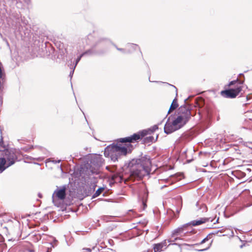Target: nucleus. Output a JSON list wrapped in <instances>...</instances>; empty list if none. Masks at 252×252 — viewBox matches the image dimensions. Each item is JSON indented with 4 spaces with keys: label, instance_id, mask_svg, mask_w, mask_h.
Returning <instances> with one entry per match:
<instances>
[{
    "label": "nucleus",
    "instance_id": "nucleus-1",
    "mask_svg": "<svg viewBox=\"0 0 252 252\" xmlns=\"http://www.w3.org/2000/svg\"><path fill=\"white\" fill-rule=\"evenodd\" d=\"M125 165L128 171V179L132 181H139L150 174L152 161L150 157L145 155L139 158L131 159Z\"/></svg>",
    "mask_w": 252,
    "mask_h": 252
},
{
    "label": "nucleus",
    "instance_id": "nucleus-2",
    "mask_svg": "<svg viewBox=\"0 0 252 252\" xmlns=\"http://www.w3.org/2000/svg\"><path fill=\"white\" fill-rule=\"evenodd\" d=\"M118 141L121 143H130L129 136L120 138ZM126 145V147L122 146L121 145L113 143L105 148L104 155L105 157L110 158L113 162L118 161L122 156H126L131 151L132 146L130 143Z\"/></svg>",
    "mask_w": 252,
    "mask_h": 252
},
{
    "label": "nucleus",
    "instance_id": "nucleus-3",
    "mask_svg": "<svg viewBox=\"0 0 252 252\" xmlns=\"http://www.w3.org/2000/svg\"><path fill=\"white\" fill-rule=\"evenodd\" d=\"M103 158L100 155H95L92 157L90 162L82 164L80 167V174L85 177L92 175H98L100 173L99 168L103 163Z\"/></svg>",
    "mask_w": 252,
    "mask_h": 252
},
{
    "label": "nucleus",
    "instance_id": "nucleus-4",
    "mask_svg": "<svg viewBox=\"0 0 252 252\" xmlns=\"http://www.w3.org/2000/svg\"><path fill=\"white\" fill-rule=\"evenodd\" d=\"M19 152L15 148L0 149V172L13 165L18 160Z\"/></svg>",
    "mask_w": 252,
    "mask_h": 252
},
{
    "label": "nucleus",
    "instance_id": "nucleus-5",
    "mask_svg": "<svg viewBox=\"0 0 252 252\" xmlns=\"http://www.w3.org/2000/svg\"><path fill=\"white\" fill-rule=\"evenodd\" d=\"M245 82V76L243 73H240L238 77L234 80L230 81L225 87H230L237 84L235 89H228L221 91L220 94L226 98H235L242 90L241 86Z\"/></svg>",
    "mask_w": 252,
    "mask_h": 252
},
{
    "label": "nucleus",
    "instance_id": "nucleus-6",
    "mask_svg": "<svg viewBox=\"0 0 252 252\" xmlns=\"http://www.w3.org/2000/svg\"><path fill=\"white\" fill-rule=\"evenodd\" d=\"M107 42H111V40L106 37L99 38L92 46V48L82 53L85 56H101L104 55L106 52V44Z\"/></svg>",
    "mask_w": 252,
    "mask_h": 252
},
{
    "label": "nucleus",
    "instance_id": "nucleus-7",
    "mask_svg": "<svg viewBox=\"0 0 252 252\" xmlns=\"http://www.w3.org/2000/svg\"><path fill=\"white\" fill-rule=\"evenodd\" d=\"M187 123L177 115H171L168 118L164 127V131L167 134L182 128Z\"/></svg>",
    "mask_w": 252,
    "mask_h": 252
},
{
    "label": "nucleus",
    "instance_id": "nucleus-8",
    "mask_svg": "<svg viewBox=\"0 0 252 252\" xmlns=\"http://www.w3.org/2000/svg\"><path fill=\"white\" fill-rule=\"evenodd\" d=\"M192 97L193 96H189L187 98L185 99V104L181 106L178 109L177 116L181 117L182 119L187 123L189 121L192 116L191 114V106L188 103L187 101Z\"/></svg>",
    "mask_w": 252,
    "mask_h": 252
},
{
    "label": "nucleus",
    "instance_id": "nucleus-9",
    "mask_svg": "<svg viewBox=\"0 0 252 252\" xmlns=\"http://www.w3.org/2000/svg\"><path fill=\"white\" fill-rule=\"evenodd\" d=\"M66 186H63L60 188L58 187L54 191L52 195V201L55 205H56L57 199L63 200L65 198L66 195Z\"/></svg>",
    "mask_w": 252,
    "mask_h": 252
},
{
    "label": "nucleus",
    "instance_id": "nucleus-10",
    "mask_svg": "<svg viewBox=\"0 0 252 252\" xmlns=\"http://www.w3.org/2000/svg\"><path fill=\"white\" fill-rule=\"evenodd\" d=\"M114 168L110 166H106V169L113 173L111 176V180L115 183H122L124 181L123 174L121 171H116Z\"/></svg>",
    "mask_w": 252,
    "mask_h": 252
},
{
    "label": "nucleus",
    "instance_id": "nucleus-11",
    "mask_svg": "<svg viewBox=\"0 0 252 252\" xmlns=\"http://www.w3.org/2000/svg\"><path fill=\"white\" fill-rule=\"evenodd\" d=\"M145 130H141L137 133H134L133 135L129 136L130 142L132 143L137 141L138 140L142 139L145 136Z\"/></svg>",
    "mask_w": 252,
    "mask_h": 252
},
{
    "label": "nucleus",
    "instance_id": "nucleus-12",
    "mask_svg": "<svg viewBox=\"0 0 252 252\" xmlns=\"http://www.w3.org/2000/svg\"><path fill=\"white\" fill-rule=\"evenodd\" d=\"M137 49L139 50L141 55L142 56V53L138 45L133 43H128L126 45V54H130L133 53Z\"/></svg>",
    "mask_w": 252,
    "mask_h": 252
},
{
    "label": "nucleus",
    "instance_id": "nucleus-13",
    "mask_svg": "<svg viewBox=\"0 0 252 252\" xmlns=\"http://www.w3.org/2000/svg\"><path fill=\"white\" fill-rule=\"evenodd\" d=\"M209 221L212 222L213 221V219L211 220L210 218H201L200 220H194L191 221L189 223V225L191 224L193 226H196V225H200L202 223H204Z\"/></svg>",
    "mask_w": 252,
    "mask_h": 252
},
{
    "label": "nucleus",
    "instance_id": "nucleus-14",
    "mask_svg": "<svg viewBox=\"0 0 252 252\" xmlns=\"http://www.w3.org/2000/svg\"><path fill=\"white\" fill-rule=\"evenodd\" d=\"M166 242L165 241L158 244H155L153 245V249L154 252H160L162 251V249L164 246H166Z\"/></svg>",
    "mask_w": 252,
    "mask_h": 252
},
{
    "label": "nucleus",
    "instance_id": "nucleus-15",
    "mask_svg": "<svg viewBox=\"0 0 252 252\" xmlns=\"http://www.w3.org/2000/svg\"><path fill=\"white\" fill-rule=\"evenodd\" d=\"M189 223H186L184 224L181 227H179L177 229L173 230L172 232V235H177L181 233V232H183L184 229L187 227L188 225H189Z\"/></svg>",
    "mask_w": 252,
    "mask_h": 252
},
{
    "label": "nucleus",
    "instance_id": "nucleus-16",
    "mask_svg": "<svg viewBox=\"0 0 252 252\" xmlns=\"http://www.w3.org/2000/svg\"><path fill=\"white\" fill-rule=\"evenodd\" d=\"M160 124V123L158 124V125H155L147 129H144L143 130L146 131L145 136H146L147 134H151L153 133L156 130H157V129H158V126Z\"/></svg>",
    "mask_w": 252,
    "mask_h": 252
},
{
    "label": "nucleus",
    "instance_id": "nucleus-17",
    "mask_svg": "<svg viewBox=\"0 0 252 252\" xmlns=\"http://www.w3.org/2000/svg\"><path fill=\"white\" fill-rule=\"evenodd\" d=\"M195 107H197L198 108H202L204 106L205 102L204 100L202 97H198L195 100Z\"/></svg>",
    "mask_w": 252,
    "mask_h": 252
},
{
    "label": "nucleus",
    "instance_id": "nucleus-18",
    "mask_svg": "<svg viewBox=\"0 0 252 252\" xmlns=\"http://www.w3.org/2000/svg\"><path fill=\"white\" fill-rule=\"evenodd\" d=\"M158 138V135H157L156 139H154V137L153 136H149L144 138L143 141L146 144H149L150 143H153L157 140Z\"/></svg>",
    "mask_w": 252,
    "mask_h": 252
},
{
    "label": "nucleus",
    "instance_id": "nucleus-19",
    "mask_svg": "<svg viewBox=\"0 0 252 252\" xmlns=\"http://www.w3.org/2000/svg\"><path fill=\"white\" fill-rule=\"evenodd\" d=\"M111 43L116 48V49L118 51L121 52L123 54H126V48H119L115 43L112 42L111 40V42H107V43Z\"/></svg>",
    "mask_w": 252,
    "mask_h": 252
},
{
    "label": "nucleus",
    "instance_id": "nucleus-20",
    "mask_svg": "<svg viewBox=\"0 0 252 252\" xmlns=\"http://www.w3.org/2000/svg\"><path fill=\"white\" fill-rule=\"evenodd\" d=\"M104 187L99 188L96 190L95 192L93 194V198H95V197H97L98 196H99L101 193V192L104 190Z\"/></svg>",
    "mask_w": 252,
    "mask_h": 252
},
{
    "label": "nucleus",
    "instance_id": "nucleus-21",
    "mask_svg": "<svg viewBox=\"0 0 252 252\" xmlns=\"http://www.w3.org/2000/svg\"><path fill=\"white\" fill-rule=\"evenodd\" d=\"M34 148V147L33 145H31V146H29V147H28V146L24 147L22 148V149L24 151H25V152H28L30 150H31V149H33ZM35 148H39L40 150H42V148H41V147H38V146H35Z\"/></svg>",
    "mask_w": 252,
    "mask_h": 252
},
{
    "label": "nucleus",
    "instance_id": "nucleus-22",
    "mask_svg": "<svg viewBox=\"0 0 252 252\" xmlns=\"http://www.w3.org/2000/svg\"><path fill=\"white\" fill-rule=\"evenodd\" d=\"M235 176L238 178H243L246 176V173L241 171H236Z\"/></svg>",
    "mask_w": 252,
    "mask_h": 252
},
{
    "label": "nucleus",
    "instance_id": "nucleus-23",
    "mask_svg": "<svg viewBox=\"0 0 252 252\" xmlns=\"http://www.w3.org/2000/svg\"><path fill=\"white\" fill-rule=\"evenodd\" d=\"M12 16L15 18V20H16L15 26H17V25L20 23V20H21V19H20V18H21L20 15L19 14L16 13L15 15H12Z\"/></svg>",
    "mask_w": 252,
    "mask_h": 252
},
{
    "label": "nucleus",
    "instance_id": "nucleus-24",
    "mask_svg": "<svg viewBox=\"0 0 252 252\" xmlns=\"http://www.w3.org/2000/svg\"><path fill=\"white\" fill-rule=\"evenodd\" d=\"M208 240H209V239H208V236H207L205 238H204V239H203V240L200 242V243H199L191 245H189V244H186V243H185V244H184L183 245H186V246H194V245H199V244H203V243H205V242H206V241H207Z\"/></svg>",
    "mask_w": 252,
    "mask_h": 252
},
{
    "label": "nucleus",
    "instance_id": "nucleus-25",
    "mask_svg": "<svg viewBox=\"0 0 252 252\" xmlns=\"http://www.w3.org/2000/svg\"><path fill=\"white\" fill-rule=\"evenodd\" d=\"M170 106H171L172 107H174L175 109H176L178 107V104L177 103V99L176 98H175L173 99Z\"/></svg>",
    "mask_w": 252,
    "mask_h": 252
},
{
    "label": "nucleus",
    "instance_id": "nucleus-26",
    "mask_svg": "<svg viewBox=\"0 0 252 252\" xmlns=\"http://www.w3.org/2000/svg\"><path fill=\"white\" fill-rule=\"evenodd\" d=\"M5 87L4 85L0 81V95H3Z\"/></svg>",
    "mask_w": 252,
    "mask_h": 252
},
{
    "label": "nucleus",
    "instance_id": "nucleus-27",
    "mask_svg": "<svg viewBox=\"0 0 252 252\" xmlns=\"http://www.w3.org/2000/svg\"><path fill=\"white\" fill-rule=\"evenodd\" d=\"M84 56V55H82V53L76 59V61H75V65H74V68H75L76 66L77 65V64H78V63L79 62V61H80L81 58L82 57Z\"/></svg>",
    "mask_w": 252,
    "mask_h": 252
},
{
    "label": "nucleus",
    "instance_id": "nucleus-28",
    "mask_svg": "<svg viewBox=\"0 0 252 252\" xmlns=\"http://www.w3.org/2000/svg\"><path fill=\"white\" fill-rule=\"evenodd\" d=\"M26 158L27 159H35V160H36L37 161H41L43 159V158L41 157H38V158H32L31 157L27 156L26 157Z\"/></svg>",
    "mask_w": 252,
    "mask_h": 252
},
{
    "label": "nucleus",
    "instance_id": "nucleus-29",
    "mask_svg": "<svg viewBox=\"0 0 252 252\" xmlns=\"http://www.w3.org/2000/svg\"><path fill=\"white\" fill-rule=\"evenodd\" d=\"M176 109L174 107H172L171 106L170 107L169 109L168 110L167 114H169L172 112V111L175 110Z\"/></svg>",
    "mask_w": 252,
    "mask_h": 252
},
{
    "label": "nucleus",
    "instance_id": "nucleus-30",
    "mask_svg": "<svg viewBox=\"0 0 252 252\" xmlns=\"http://www.w3.org/2000/svg\"><path fill=\"white\" fill-rule=\"evenodd\" d=\"M176 109L174 107H172L171 106L170 107L169 109L168 110L167 114H169L172 112V111L175 110Z\"/></svg>",
    "mask_w": 252,
    "mask_h": 252
},
{
    "label": "nucleus",
    "instance_id": "nucleus-31",
    "mask_svg": "<svg viewBox=\"0 0 252 252\" xmlns=\"http://www.w3.org/2000/svg\"><path fill=\"white\" fill-rule=\"evenodd\" d=\"M176 109L174 107H172L171 106L170 107L169 109L168 110L167 114H169L172 112V111L175 110Z\"/></svg>",
    "mask_w": 252,
    "mask_h": 252
},
{
    "label": "nucleus",
    "instance_id": "nucleus-32",
    "mask_svg": "<svg viewBox=\"0 0 252 252\" xmlns=\"http://www.w3.org/2000/svg\"><path fill=\"white\" fill-rule=\"evenodd\" d=\"M209 248H210V246H208L207 248H206L205 249H200V250H196V251H198V252H203V251H205L208 250L209 249Z\"/></svg>",
    "mask_w": 252,
    "mask_h": 252
},
{
    "label": "nucleus",
    "instance_id": "nucleus-33",
    "mask_svg": "<svg viewBox=\"0 0 252 252\" xmlns=\"http://www.w3.org/2000/svg\"><path fill=\"white\" fill-rule=\"evenodd\" d=\"M3 103V95H0V106H1Z\"/></svg>",
    "mask_w": 252,
    "mask_h": 252
},
{
    "label": "nucleus",
    "instance_id": "nucleus-34",
    "mask_svg": "<svg viewBox=\"0 0 252 252\" xmlns=\"http://www.w3.org/2000/svg\"><path fill=\"white\" fill-rule=\"evenodd\" d=\"M2 75V68H1V63H0V78H1Z\"/></svg>",
    "mask_w": 252,
    "mask_h": 252
},
{
    "label": "nucleus",
    "instance_id": "nucleus-35",
    "mask_svg": "<svg viewBox=\"0 0 252 252\" xmlns=\"http://www.w3.org/2000/svg\"><path fill=\"white\" fill-rule=\"evenodd\" d=\"M74 69L73 68V69L70 71V73H69V76L71 78L73 74V73H74Z\"/></svg>",
    "mask_w": 252,
    "mask_h": 252
},
{
    "label": "nucleus",
    "instance_id": "nucleus-36",
    "mask_svg": "<svg viewBox=\"0 0 252 252\" xmlns=\"http://www.w3.org/2000/svg\"><path fill=\"white\" fill-rule=\"evenodd\" d=\"M202 208L203 209V211H207V207L205 205H204V204L202 205Z\"/></svg>",
    "mask_w": 252,
    "mask_h": 252
},
{
    "label": "nucleus",
    "instance_id": "nucleus-37",
    "mask_svg": "<svg viewBox=\"0 0 252 252\" xmlns=\"http://www.w3.org/2000/svg\"><path fill=\"white\" fill-rule=\"evenodd\" d=\"M85 251L86 252H91V250L90 248L86 249Z\"/></svg>",
    "mask_w": 252,
    "mask_h": 252
},
{
    "label": "nucleus",
    "instance_id": "nucleus-38",
    "mask_svg": "<svg viewBox=\"0 0 252 252\" xmlns=\"http://www.w3.org/2000/svg\"><path fill=\"white\" fill-rule=\"evenodd\" d=\"M61 160H53V162L54 163H60L61 162Z\"/></svg>",
    "mask_w": 252,
    "mask_h": 252
},
{
    "label": "nucleus",
    "instance_id": "nucleus-39",
    "mask_svg": "<svg viewBox=\"0 0 252 252\" xmlns=\"http://www.w3.org/2000/svg\"><path fill=\"white\" fill-rule=\"evenodd\" d=\"M170 85L176 89V95H177V89L176 88V87L172 85Z\"/></svg>",
    "mask_w": 252,
    "mask_h": 252
},
{
    "label": "nucleus",
    "instance_id": "nucleus-40",
    "mask_svg": "<svg viewBox=\"0 0 252 252\" xmlns=\"http://www.w3.org/2000/svg\"><path fill=\"white\" fill-rule=\"evenodd\" d=\"M178 239H180V238L179 237H176V238H175L174 239V240H172V242H174V241H176V240H178Z\"/></svg>",
    "mask_w": 252,
    "mask_h": 252
},
{
    "label": "nucleus",
    "instance_id": "nucleus-41",
    "mask_svg": "<svg viewBox=\"0 0 252 252\" xmlns=\"http://www.w3.org/2000/svg\"><path fill=\"white\" fill-rule=\"evenodd\" d=\"M143 204L144 206V208H145L147 206V205H146V203L144 201H143Z\"/></svg>",
    "mask_w": 252,
    "mask_h": 252
},
{
    "label": "nucleus",
    "instance_id": "nucleus-42",
    "mask_svg": "<svg viewBox=\"0 0 252 252\" xmlns=\"http://www.w3.org/2000/svg\"><path fill=\"white\" fill-rule=\"evenodd\" d=\"M245 244H243L242 245H241L240 246V248H243L244 246H245Z\"/></svg>",
    "mask_w": 252,
    "mask_h": 252
},
{
    "label": "nucleus",
    "instance_id": "nucleus-43",
    "mask_svg": "<svg viewBox=\"0 0 252 252\" xmlns=\"http://www.w3.org/2000/svg\"><path fill=\"white\" fill-rule=\"evenodd\" d=\"M51 249L47 248L46 252H51Z\"/></svg>",
    "mask_w": 252,
    "mask_h": 252
},
{
    "label": "nucleus",
    "instance_id": "nucleus-44",
    "mask_svg": "<svg viewBox=\"0 0 252 252\" xmlns=\"http://www.w3.org/2000/svg\"><path fill=\"white\" fill-rule=\"evenodd\" d=\"M219 218H218V219L216 221L214 222V224H216V223H218L219 221Z\"/></svg>",
    "mask_w": 252,
    "mask_h": 252
},
{
    "label": "nucleus",
    "instance_id": "nucleus-45",
    "mask_svg": "<svg viewBox=\"0 0 252 252\" xmlns=\"http://www.w3.org/2000/svg\"><path fill=\"white\" fill-rule=\"evenodd\" d=\"M173 245H178V246H180V247L181 246V245L178 244H177V243H173Z\"/></svg>",
    "mask_w": 252,
    "mask_h": 252
},
{
    "label": "nucleus",
    "instance_id": "nucleus-46",
    "mask_svg": "<svg viewBox=\"0 0 252 252\" xmlns=\"http://www.w3.org/2000/svg\"><path fill=\"white\" fill-rule=\"evenodd\" d=\"M246 170H247L249 172H250L251 171V169L250 168H248L246 169Z\"/></svg>",
    "mask_w": 252,
    "mask_h": 252
},
{
    "label": "nucleus",
    "instance_id": "nucleus-47",
    "mask_svg": "<svg viewBox=\"0 0 252 252\" xmlns=\"http://www.w3.org/2000/svg\"><path fill=\"white\" fill-rule=\"evenodd\" d=\"M180 210H178V209H177V210H176L177 213L178 214H179V213H180Z\"/></svg>",
    "mask_w": 252,
    "mask_h": 252
},
{
    "label": "nucleus",
    "instance_id": "nucleus-48",
    "mask_svg": "<svg viewBox=\"0 0 252 252\" xmlns=\"http://www.w3.org/2000/svg\"><path fill=\"white\" fill-rule=\"evenodd\" d=\"M147 252H152V250H149Z\"/></svg>",
    "mask_w": 252,
    "mask_h": 252
},
{
    "label": "nucleus",
    "instance_id": "nucleus-49",
    "mask_svg": "<svg viewBox=\"0 0 252 252\" xmlns=\"http://www.w3.org/2000/svg\"><path fill=\"white\" fill-rule=\"evenodd\" d=\"M219 231L221 232L220 231H218V232H215L212 233V234H217Z\"/></svg>",
    "mask_w": 252,
    "mask_h": 252
},
{
    "label": "nucleus",
    "instance_id": "nucleus-50",
    "mask_svg": "<svg viewBox=\"0 0 252 252\" xmlns=\"http://www.w3.org/2000/svg\"><path fill=\"white\" fill-rule=\"evenodd\" d=\"M60 169H61V170H63V169H62V165H61L60 166Z\"/></svg>",
    "mask_w": 252,
    "mask_h": 252
},
{
    "label": "nucleus",
    "instance_id": "nucleus-51",
    "mask_svg": "<svg viewBox=\"0 0 252 252\" xmlns=\"http://www.w3.org/2000/svg\"><path fill=\"white\" fill-rule=\"evenodd\" d=\"M0 238H2V236L1 235H0ZM0 242H2V240H0Z\"/></svg>",
    "mask_w": 252,
    "mask_h": 252
},
{
    "label": "nucleus",
    "instance_id": "nucleus-52",
    "mask_svg": "<svg viewBox=\"0 0 252 252\" xmlns=\"http://www.w3.org/2000/svg\"><path fill=\"white\" fill-rule=\"evenodd\" d=\"M246 99L247 100H248L249 99L248 96H247Z\"/></svg>",
    "mask_w": 252,
    "mask_h": 252
},
{
    "label": "nucleus",
    "instance_id": "nucleus-53",
    "mask_svg": "<svg viewBox=\"0 0 252 252\" xmlns=\"http://www.w3.org/2000/svg\"><path fill=\"white\" fill-rule=\"evenodd\" d=\"M38 195H39V196L40 197H41V196L40 195V194H38Z\"/></svg>",
    "mask_w": 252,
    "mask_h": 252
}]
</instances>
